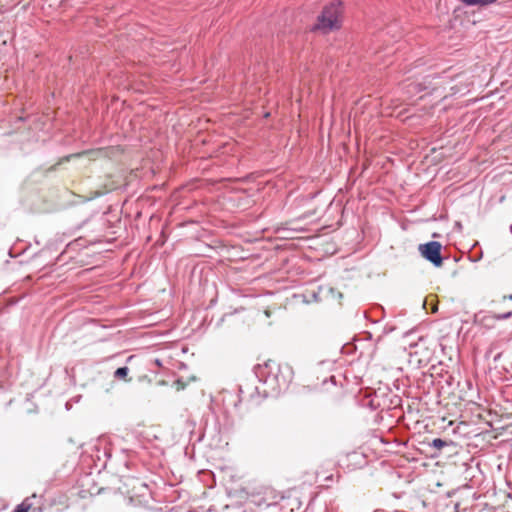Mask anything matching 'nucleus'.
<instances>
[{
    "mask_svg": "<svg viewBox=\"0 0 512 512\" xmlns=\"http://www.w3.org/2000/svg\"><path fill=\"white\" fill-rule=\"evenodd\" d=\"M240 392H241V393H244V392H245V390H244V388H243V387H240Z\"/></svg>",
    "mask_w": 512,
    "mask_h": 512,
    "instance_id": "nucleus-14",
    "label": "nucleus"
},
{
    "mask_svg": "<svg viewBox=\"0 0 512 512\" xmlns=\"http://www.w3.org/2000/svg\"><path fill=\"white\" fill-rule=\"evenodd\" d=\"M370 404H371V406H372L373 408H377V406H378V404H377V405H375V404H374V400H371Z\"/></svg>",
    "mask_w": 512,
    "mask_h": 512,
    "instance_id": "nucleus-12",
    "label": "nucleus"
},
{
    "mask_svg": "<svg viewBox=\"0 0 512 512\" xmlns=\"http://www.w3.org/2000/svg\"><path fill=\"white\" fill-rule=\"evenodd\" d=\"M441 249L442 245L438 241H429L427 243L420 244L418 247L421 256L432 263L435 267H440L443 263Z\"/></svg>",
    "mask_w": 512,
    "mask_h": 512,
    "instance_id": "nucleus-3",
    "label": "nucleus"
},
{
    "mask_svg": "<svg viewBox=\"0 0 512 512\" xmlns=\"http://www.w3.org/2000/svg\"><path fill=\"white\" fill-rule=\"evenodd\" d=\"M468 6H487L495 3L497 0H459Z\"/></svg>",
    "mask_w": 512,
    "mask_h": 512,
    "instance_id": "nucleus-6",
    "label": "nucleus"
},
{
    "mask_svg": "<svg viewBox=\"0 0 512 512\" xmlns=\"http://www.w3.org/2000/svg\"><path fill=\"white\" fill-rule=\"evenodd\" d=\"M254 375L259 382L254 388L255 393L264 398L278 397L288 389L292 381V369L273 361L255 366Z\"/></svg>",
    "mask_w": 512,
    "mask_h": 512,
    "instance_id": "nucleus-1",
    "label": "nucleus"
},
{
    "mask_svg": "<svg viewBox=\"0 0 512 512\" xmlns=\"http://www.w3.org/2000/svg\"><path fill=\"white\" fill-rule=\"evenodd\" d=\"M512 317V311H508V312H505V313H499V314H492V315H487V316H484L483 317V320L482 321H485V320H506V319H509Z\"/></svg>",
    "mask_w": 512,
    "mask_h": 512,
    "instance_id": "nucleus-5",
    "label": "nucleus"
},
{
    "mask_svg": "<svg viewBox=\"0 0 512 512\" xmlns=\"http://www.w3.org/2000/svg\"><path fill=\"white\" fill-rule=\"evenodd\" d=\"M39 497L36 494H33L30 497L25 498L22 503L17 505L12 512H29L32 510L35 512L36 508L34 507V500H38Z\"/></svg>",
    "mask_w": 512,
    "mask_h": 512,
    "instance_id": "nucleus-4",
    "label": "nucleus"
},
{
    "mask_svg": "<svg viewBox=\"0 0 512 512\" xmlns=\"http://www.w3.org/2000/svg\"><path fill=\"white\" fill-rule=\"evenodd\" d=\"M156 365H161L160 361L158 359L155 360Z\"/></svg>",
    "mask_w": 512,
    "mask_h": 512,
    "instance_id": "nucleus-13",
    "label": "nucleus"
},
{
    "mask_svg": "<svg viewBox=\"0 0 512 512\" xmlns=\"http://www.w3.org/2000/svg\"><path fill=\"white\" fill-rule=\"evenodd\" d=\"M503 299H504V300H505V299L512 300V294L505 295V296L503 297Z\"/></svg>",
    "mask_w": 512,
    "mask_h": 512,
    "instance_id": "nucleus-10",
    "label": "nucleus"
},
{
    "mask_svg": "<svg viewBox=\"0 0 512 512\" xmlns=\"http://www.w3.org/2000/svg\"><path fill=\"white\" fill-rule=\"evenodd\" d=\"M500 357H501V353H498V354L494 357V361H495V362H496V361H498Z\"/></svg>",
    "mask_w": 512,
    "mask_h": 512,
    "instance_id": "nucleus-11",
    "label": "nucleus"
},
{
    "mask_svg": "<svg viewBox=\"0 0 512 512\" xmlns=\"http://www.w3.org/2000/svg\"><path fill=\"white\" fill-rule=\"evenodd\" d=\"M340 2L331 3L325 6L317 17V23L313 26L312 30H319L323 33H328L332 30L340 28Z\"/></svg>",
    "mask_w": 512,
    "mask_h": 512,
    "instance_id": "nucleus-2",
    "label": "nucleus"
},
{
    "mask_svg": "<svg viewBox=\"0 0 512 512\" xmlns=\"http://www.w3.org/2000/svg\"><path fill=\"white\" fill-rule=\"evenodd\" d=\"M129 373V368L127 366L119 367L114 372V377L116 379H126Z\"/></svg>",
    "mask_w": 512,
    "mask_h": 512,
    "instance_id": "nucleus-7",
    "label": "nucleus"
},
{
    "mask_svg": "<svg viewBox=\"0 0 512 512\" xmlns=\"http://www.w3.org/2000/svg\"><path fill=\"white\" fill-rule=\"evenodd\" d=\"M432 448H435L437 450H440L441 448L448 446V442L441 439V438H435L432 440V442L429 444Z\"/></svg>",
    "mask_w": 512,
    "mask_h": 512,
    "instance_id": "nucleus-8",
    "label": "nucleus"
},
{
    "mask_svg": "<svg viewBox=\"0 0 512 512\" xmlns=\"http://www.w3.org/2000/svg\"><path fill=\"white\" fill-rule=\"evenodd\" d=\"M374 512H385L384 510H375Z\"/></svg>",
    "mask_w": 512,
    "mask_h": 512,
    "instance_id": "nucleus-15",
    "label": "nucleus"
},
{
    "mask_svg": "<svg viewBox=\"0 0 512 512\" xmlns=\"http://www.w3.org/2000/svg\"><path fill=\"white\" fill-rule=\"evenodd\" d=\"M453 512H459V503L455 504Z\"/></svg>",
    "mask_w": 512,
    "mask_h": 512,
    "instance_id": "nucleus-9",
    "label": "nucleus"
}]
</instances>
